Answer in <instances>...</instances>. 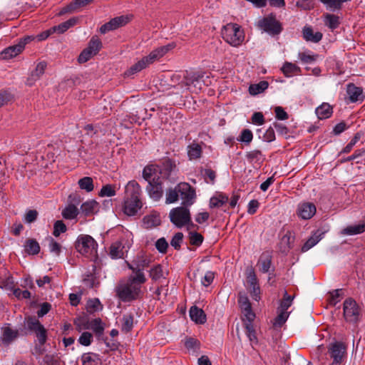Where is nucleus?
Masks as SVG:
<instances>
[{
  "label": "nucleus",
  "instance_id": "nucleus-50",
  "mask_svg": "<svg viewBox=\"0 0 365 365\" xmlns=\"http://www.w3.org/2000/svg\"><path fill=\"white\" fill-rule=\"evenodd\" d=\"M324 21L326 26L332 30L336 29L340 24L339 16L331 14L325 15Z\"/></svg>",
  "mask_w": 365,
  "mask_h": 365
},
{
  "label": "nucleus",
  "instance_id": "nucleus-4",
  "mask_svg": "<svg viewBox=\"0 0 365 365\" xmlns=\"http://www.w3.org/2000/svg\"><path fill=\"white\" fill-rule=\"evenodd\" d=\"M257 27L271 36L279 35L282 31V24L276 19L274 14L259 19L257 22Z\"/></svg>",
  "mask_w": 365,
  "mask_h": 365
},
{
  "label": "nucleus",
  "instance_id": "nucleus-13",
  "mask_svg": "<svg viewBox=\"0 0 365 365\" xmlns=\"http://www.w3.org/2000/svg\"><path fill=\"white\" fill-rule=\"evenodd\" d=\"M345 101L347 103H362L364 101L365 95L361 87L356 86L353 83L346 85Z\"/></svg>",
  "mask_w": 365,
  "mask_h": 365
},
{
  "label": "nucleus",
  "instance_id": "nucleus-12",
  "mask_svg": "<svg viewBox=\"0 0 365 365\" xmlns=\"http://www.w3.org/2000/svg\"><path fill=\"white\" fill-rule=\"evenodd\" d=\"M177 188L184 206H190L194 203L196 197L195 190L189 183L180 182L177 185Z\"/></svg>",
  "mask_w": 365,
  "mask_h": 365
},
{
  "label": "nucleus",
  "instance_id": "nucleus-9",
  "mask_svg": "<svg viewBox=\"0 0 365 365\" xmlns=\"http://www.w3.org/2000/svg\"><path fill=\"white\" fill-rule=\"evenodd\" d=\"M170 222L177 227L182 228L190 222V212L185 206L173 208L170 212Z\"/></svg>",
  "mask_w": 365,
  "mask_h": 365
},
{
  "label": "nucleus",
  "instance_id": "nucleus-63",
  "mask_svg": "<svg viewBox=\"0 0 365 365\" xmlns=\"http://www.w3.org/2000/svg\"><path fill=\"white\" fill-rule=\"evenodd\" d=\"M93 334L88 331H84L81 334L78 338V342L80 344L88 346L91 344L93 341Z\"/></svg>",
  "mask_w": 365,
  "mask_h": 365
},
{
  "label": "nucleus",
  "instance_id": "nucleus-15",
  "mask_svg": "<svg viewBox=\"0 0 365 365\" xmlns=\"http://www.w3.org/2000/svg\"><path fill=\"white\" fill-rule=\"evenodd\" d=\"M160 177L153 178V181L146 187V190L153 200L158 201L163 195V189Z\"/></svg>",
  "mask_w": 365,
  "mask_h": 365
},
{
  "label": "nucleus",
  "instance_id": "nucleus-46",
  "mask_svg": "<svg viewBox=\"0 0 365 365\" xmlns=\"http://www.w3.org/2000/svg\"><path fill=\"white\" fill-rule=\"evenodd\" d=\"M143 222L147 228H152L160 224V219L159 215L153 214L145 216Z\"/></svg>",
  "mask_w": 365,
  "mask_h": 365
},
{
  "label": "nucleus",
  "instance_id": "nucleus-7",
  "mask_svg": "<svg viewBox=\"0 0 365 365\" xmlns=\"http://www.w3.org/2000/svg\"><path fill=\"white\" fill-rule=\"evenodd\" d=\"M76 250L84 255H93L97 254L98 244L90 235H80L76 242Z\"/></svg>",
  "mask_w": 365,
  "mask_h": 365
},
{
  "label": "nucleus",
  "instance_id": "nucleus-8",
  "mask_svg": "<svg viewBox=\"0 0 365 365\" xmlns=\"http://www.w3.org/2000/svg\"><path fill=\"white\" fill-rule=\"evenodd\" d=\"M343 314L346 322L356 324L360 320L361 309L352 298H347L343 303Z\"/></svg>",
  "mask_w": 365,
  "mask_h": 365
},
{
  "label": "nucleus",
  "instance_id": "nucleus-31",
  "mask_svg": "<svg viewBox=\"0 0 365 365\" xmlns=\"http://www.w3.org/2000/svg\"><path fill=\"white\" fill-rule=\"evenodd\" d=\"M93 1L94 0H73L66 7L62 9V11L60 12V14H63L66 12L75 11L81 7H84L92 3Z\"/></svg>",
  "mask_w": 365,
  "mask_h": 365
},
{
  "label": "nucleus",
  "instance_id": "nucleus-16",
  "mask_svg": "<svg viewBox=\"0 0 365 365\" xmlns=\"http://www.w3.org/2000/svg\"><path fill=\"white\" fill-rule=\"evenodd\" d=\"M317 212L316 206L309 202H303L298 205L297 208V216L302 220L311 219Z\"/></svg>",
  "mask_w": 365,
  "mask_h": 365
},
{
  "label": "nucleus",
  "instance_id": "nucleus-51",
  "mask_svg": "<svg viewBox=\"0 0 365 365\" xmlns=\"http://www.w3.org/2000/svg\"><path fill=\"white\" fill-rule=\"evenodd\" d=\"M188 237L190 244L195 247H200L204 240L203 236L196 231H190Z\"/></svg>",
  "mask_w": 365,
  "mask_h": 365
},
{
  "label": "nucleus",
  "instance_id": "nucleus-36",
  "mask_svg": "<svg viewBox=\"0 0 365 365\" xmlns=\"http://www.w3.org/2000/svg\"><path fill=\"white\" fill-rule=\"evenodd\" d=\"M202 153V149L200 144L193 143L187 146V156L190 160L200 158Z\"/></svg>",
  "mask_w": 365,
  "mask_h": 365
},
{
  "label": "nucleus",
  "instance_id": "nucleus-49",
  "mask_svg": "<svg viewBox=\"0 0 365 365\" xmlns=\"http://www.w3.org/2000/svg\"><path fill=\"white\" fill-rule=\"evenodd\" d=\"M228 197L224 194H220L217 197H212L210 200V207H220L228 202Z\"/></svg>",
  "mask_w": 365,
  "mask_h": 365
},
{
  "label": "nucleus",
  "instance_id": "nucleus-30",
  "mask_svg": "<svg viewBox=\"0 0 365 365\" xmlns=\"http://www.w3.org/2000/svg\"><path fill=\"white\" fill-rule=\"evenodd\" d=\"M25 47H6L0 52V59L9 60L21 53Z\"/></svg>",
  "mask_w": 365,
  "mask_h": 365
},
{
  "label": "nucleus",
  "instance_id": "nucleus-60",
  "mask_svg": "<svg viewBox=\"0 0 365 365\" xmlns=\"http://www.w3.org/2000/svg\"><path fill=\"white\" fill-rule=\"evenodd\" d=\"M128 281L130 282V284H138L139 286H140L141 284H144L146 282V278L143 272L137 273V274L135 275H130L128 277Z\"/></svg>",
  "mask_w": 365,
  "mask_h": 365
},
{
  "label": "nucleus",
  "instance_id": "nucleus-20",
  "mask_svg": "<svg viewBox=\"0 0 365 365\" xmlns=\"http://www.w3.org/2000/svg\"><path fill=\"white\" fill-rule=\"evenodd\" d=\"M259 270L262 273H268L272 264V255L269 252H264L258 260Z\"/></svg>",
  "mask_w": 365,
  "mask_h": 365
},
{
  "label": "nucleus",
  "instance_id": "nucleus-35",
  "mask_svg": "<svg viewBox=\"0 0 365 365\" xmlns=\"http://www.w3.org/2000/svg\"><path fill=\"white\" fill-rule=\"evenodd\" d=\"M294 296L289 295L287 290H284L282 299L279 301L277 311L288 312L287 309L292 306Z\"/></svg>",
  "mask_w": 365,
  "mask_h": 365
},
{
  "label": "nucleus",
  "instance_id": "nucleus-47",
  "mask_svg": "<svg viewBox=\"0 0 365 365\" xmlns=\"http://www.w3.org/2000/svg\"><path fill=\"white\" fill-rule=\"evenodd\" d=\"M78 184L81 190H84L88 192L93 191L94 189L93 180L91 177H83L79 179Z\"/></svg>",
  "mask_w": 365,
  "mask_h": 365
},
{
  "label": "nucleus",
  "instance_id": "nucleus-43",
  "mask_svg": "<svg viewBox=\"0 0 365 365\" xmlns=\"http://www.w3.org/2000/svg\"><path fill=\"white\" fill-rule=\"evenodd\" d=\"M243 321L247 337L251 342L257 344L258 341L256 331L252 324L253 321H247L246 319H243Z\"/></svg>",
  "mask_w": 365,
  "mask_h": 365
},
{
  "label": "nucleus",
  "instance_id": "nucleus-61",
  "mask_svg": "<svg viewBox=\"0 0 365 365\" xmlns=\"http://www.w3.org/2000/svg\"><path fill=\"white\" fill-rule=\"evenodd\" d=\"M86 309L88 312L93 313L100 309H101L102 305L98 298H94L88 301Z\"/></svg>",
  "mask_w": 365,
  "mask_h": 365
},
{
  "label": "nucleus",
  "instance_id": "nucleus-17",
  "mask_svg": "<svg viewBox=\"0 0 365 365\" xmlns=\"http://www.w3.org/2000/svg\"><path fill=\"white\" fill-rule=\"evenodd\" d=\"M158 167V173L164 178H168L172 172L176 168L175 160L170 158H163L159 164L155 165Z\"/></svg>",
  "mask_w": 365,
  "mask_h": 365
},
{
  "label": "nucleus",
  "instance_id": "nucleus-32",
  "mask_svg": "<svg viewBox=\"0 0 365 365\" xmlns=\"http://www.w3.org/2000/svg\"><path fill=\"white\" fill-rule=\"evenodd\" d=\"M158 170L159 169H158V167L155 165H146L143 170V178L150 183L153 181V178L154 177H160L157 175L158 173Z\"/></svg>",
  "mask_w": 365,
  "mask_h": 365
},
{
  "label": "nucleus",
  "instance_id": "nucleus-40",
  "mask_svg": "<svg viewBox=\"0 0 365 365\" xmlns=\"http://www.w3.org/2000/svg\"><path fill=\"white\" fill-rule=\"evenodd\" d=\"M185 347L188 351H192L195 353H198L200 349L201 343L200 341L194 337L187 336L185 339L184 343Z\"/></svg>",
  "mask_w": 365,
  "mask_h": 365
},
{
  "label": "nucleus",
  "instance_id": "nucleus-59",
  "mask_svg": "<svg viewBox=\"0 0 365 365\" xmlns=\"http://www.w3.org/2000/svg\"><path fill=\"white\" fill-rule=\"evenodd\" d=\"M272 125L274 129H276L279 135L284 137L286 139L289 137V130L284 124L282 123L274 122Z\"/></svg>",
  "mask_w": 365,
  "mask_h": 365
},
{
  "label": "nucleus",
  "instance_id": "nucleus-33",
  "mask_svg": "<svg viewBox=\"0 0 365 365\" xmlns=\"http://www.w3.org/2000/svg\"><path fill=\"white\" fill-rule=\"evenodd\" d=\"M365 232V222L349 225L344 228L341 233L344 235H354L361 234Z\"/></svg>",
  "mask_w": 365,
  "mask_h": 365
},
{
  "label": "nucleus",
  "instance_id": "nucleus-11",
  "mask_svg": "<svg viewBox=\"0 0 365 365\" xmlns=\"http://www.w3.org/2000/svg\"><path fill=\"white\" fill-rule=\"evenodd\" d=\"M226 41L231 46H240L244 41V31L237 24H228L226 27Z\"/></svg>",
  "mask_w": 365,
  "mask_h": 365
},
{
  "label": "nucleus",
  "instance_id": "nucleus-5",
  "mask_svg": "<svg viewBox=\"0 0 365 365\" xmlns=\"http://www.w3.org/2000/svg\"><path fill=\"white\" fill-rule=\"evenodd\" d=\"M202 78L203 75L199 72L185 71L180 85L182 88L185 86L192 93H198L205 85Z\"/></svg>",
  "mask_w": 365,
  "mask_h": 365
},
{
  "label": "nucleus",
  "instance_id": "nucleus-22",
  "mask_svg": "<svg viewBox=\"0 0 365 365\" xmlns=\"http://www.w3.org/2000/svg\"><path fill=\"white\" fill-rule=\"evenodd\" d=\"M324 233L319 230L315 231L302 247V252H305L316 245L323 238Z\"/></svg>",
  "mask_w": 365,
  "mask_h": 365
},
{
  "label": "nucleus",
  "instance_id": "nucleus-58",
  "mask_svg": "<svg viewBox=\"0 0 365 365\" xmlns=\"http://www.w3.org/2000/svg\"><path fill=\"white\" fill-rule=\"evenodd\" d=\"M253 139V133L250 129H243L241 131L240 136L237 138V140L250 145Z\"/></svg>",
  "mask_w": 365,
  "mask_h": 365
},
{
  "label": "nucleus",
  "instance_id": "nucleus-44",
  "mask_svg": "<svg viewBox=\"0 0 365 365\" xmlns=\"http://www.w3.org/2000/svg\"><path fill=\"white\" fill-rule=\"evenodd\" d=\"M149 276L153 281H158L161 278H165L163 270V266L160 264L153 265L149 271Z\"/></svg>",
  "mask_w": 365,
  "mask_h": 365
},
{
  "label": "nucleus",
  "instance_id": "nucleus-18",
  "mask_svg": "<svg viewBox=\"0 0 365 365\" xmlns=\"http://www.w3.org/2000/svg\"><path fill=\"white\" fill-rule=\"evenodd\" d=\"M238 304L245 317L247 321H254L255 314L252 312L251 303L246 295L240 294L238 297Z\"/></svg>",
  "mask_w": 365,
  "mask_h": 365
},
{
  "label": "nucleus",
  "instance_id": "nucleus-10",
  "mask_svg": "<svg viewBox=\"0 0 365 365\" xmlns=\"http://www.w3.org/2000/svg\"><path fill=\"white\" fill-rule=\"evenodd\" d=\"M132 17V15H122L113 18L100 27V32L104 34L123 27L130 21Z\"/></svg>",
  "mask_w": 365,
  "mask_h": 365
},
{
  "label": "nucleus",
  "instance_id": "nucleus-29",
  "mask_svg": "<svg viewBox=\"0 0 365 365\" xmlns=\"http://www.w3.org/2000/svg\"><path fill=\"white\" fill-rule=\"evenodd\" d=\"M316 114L319 119L323 120L329 118L333 113L332 107L327 103H323L316 108Z\"/></svg>",
  "mask_w": 365,
  "mask_h": 365
},
{
  "label": "nucleus",
  "instance_id": "nucleus-41",
  "mask_svg": "<svg viewBox=\"0 0 365 365\" xmlns=\"http://www.w3.org/2000/svg\"><path fill=\"white\" fill-rule=\"evenodd\" d=\"M269 86V83L266 81H261L258 83L251 84L249 86V93L252 96L259 94L264 91Z\"/></svg>",
  "mask_w": 365,
  "mask_h": 365
},
{
  "label": "nucleus",
  "instance_id": "nucleus-57",
  "mask_svg": "<svg viewBox=\"0 0 365 365\" xmlns=\"http://www.w3.org/2000/svg\"><path fill=\"white\" fill-rule=\"evenodd\" d=\"M91 329L97 334L101 335L104 331V327L102 324V321L100 318H96L90 322Z\"/></svg>",
  "mask_w": 365,
  "mask_h": 365
},
{
  "label": "nucleus",
  "instance_id": "nucleus-3",
  "mask_svg": "<svg viewBox=\"0 0 365 365\" xmlns=\"http://www.w3.org/2000/svg\"><path fill=\"white\" fill-rule=\"evenodd\" d=\"M116 296L123 302L137 299L141 292V286L126 282H120L115 289Z\"/></svg>",
  "mask_w": 365,
  "mask_h": 365
},
{
  "label": "nucleus",
  "instance_id": "nucleus-64",
  "mask_svg": "<svg viewBox=\"0 0 365 365\" xmlns=\"http://www.w3.org/2000/svg\"><path fill=\"white\" fill-rule=\"evenodd\" d=\"M41 365H60L59 359L52 354H46Z\"/></svg>",
  "mask_w": 365,
  "mask_h": 365
},
{
  "label": "nucleus",
  "instance_id": "nucleus-52",
  "mask_svg": "<svg viewBox=\"0 0 365 365\" xmlns=\"http://www.w3.org/2000/svg\"><path fill=\"white\" fill-rule=\"evenodd\" d=\"M97 202L94 200L83 202L81 206V211L85 216H89L93 213Z\"/></svg>",
  "mask_w": 365,
  "mask_h": 365
},
{
  "label": "nucleus",
  "instance_id": "nucleus-62",
  "mask_svg": "<svg viewBox=\"0 0 365 365\" xmlns=\"http://www.w3.org/2000/svg\"><path fill=\"white\" fill-rule=\"evenodd\" d=\"M48 247L51 252L55 254L56 256H59L61 252V245L56 242L53 237H48Z\"/></svg>",
  "mask_w": 365,
  "mask_h": 365
},
{
  "label": "nucleus",
  "instance_id": "nucleus-14",
  "mask_svg": "<svg viewBox=\"0 0 365 365\" xmlns=\"http://www.w3.org/2000/svg\"><path fill=\"white\" fill-rule=\"evenodd\" d=\"M346 347L344 343L335 341L330 344L328 348V353L330 358L336 362H343L346 355Z\"/></svg>",
  "mask_w": 365,
  "mask_h": 365
},
{
  "label": "nucleus",
  "instance_id": "nucleus-45",
  "mask_svg": "<svg viewBox=\"0 0 365 365\" xmlns=\"http://www.w3.org/2000/svg\"><path fill=\"white\" fill-rule=\"evenodd\" d=\"M61 214L64 219L73 220L77 217L78 210L74 205L70 204L63 210Z\"/></svg>",
  "mask_w": 365,
  "mask_h": 365
},
{
  "label": "nucleus",
  "instance_id": "nucleus-34",
  "mask_svg": "<svg viewBox=\"0 0 365 365\" xmlns=\"http://www.w3.org/2000/svg\"><path fill=\"white\" fill-rule=\"evenodd\" d=\"M303 37L307 41L317 43L322 39V34L319 31L314 33L311 27H304L303 29Z\"/></svg>",
  "mask_w": 365,
  "mask_h": 365
},
{
  "label": "nucleus",
  "instance_id": "nucleus-54",
  "mask_svg": "<svg viewBox=\"0 0 365 365\" xmlns=\"http://www.w3.org/2000/svg\"><path fill=\"white\" fill-rule=\"evenodd\" d=\"M318 54H314L311 51L299 53V58L303 63H311L318 58Z\"/></svg>",
  "mask_w": 365,
  "mask_h": 365
},
{
  "label": "nucleus",
  "instance_id": "nucleus-2",
  "mask_svg": "<svg viewBox=\"0 0 365 365\" xmlns=\"http://www.w3.org/2000/svg\"><path fill=\"white\" fill-rule=\"evenodd\" d=\"M168 51L169 47H157L155 50L151 51L148 56L143 57L131 66L125 72V75L126 76H130L141 71L150 64L162 58Z\"/></svg>",
  "mask_w": 365,
  "mask_h": 365
},
{
  "label": "nucleus",
  "instance_id": "nucleus-24",
  "mask_svg": "<svg viewBox=\"0 0 365 365\" xmlns=\"http://www.w3.org/2000/svg\"><path fill=\"white\" fill-rule=\"evenodd\" d=\"M245 158L249 163L261 165L265 160L264 155L259 150L255 149L245 153Z\"/></svg>",
  "mask_w": 365,
  "mask_h": 365
},
{
  "label": "nucleus",
  "instance_id": "nucleus-39",
  "mask_svg": "<svg viewBox=\"0 0 365 365\" xmlns=\"http://www.w3.org/2000/svg\"><path fill=\"white\" fill-rule=\"evenodd\" d=\"M282 71L287 77H290L294 74H300L301 68L294 63L286 62L284 63Z\"/></svg>",
  "mask_w": 365,
  "mask_h": 365
},
{
  "label": "nucleus",
  "instance_id": "nucleus-1",
  "mask_svg": "<svg viewBox=\"0 0 365 365\" xmlns=\"http://www.w3.org/2000/svg\"><path fill=\"white\" fill-rule=\"evenodd\" d=\"M125 193L127 197L124 201L123 212L128 216H134L143 206L140 199L141 195L140 185L135 180L129 181L125 186Z\"/></svg>",
  "mask_w": 365,
  "mask_h": 365
},
{
  "label": "nucleus",
  "instance_id": "nucleus-48",
  "mask_svg": "<svg viewBox=\"0 0 365 365\" xmlns=\"http://www.w3.org/2000/svg\"><path fill=\"white\" fill-rule=\"evenodd\" d=\"M289 312H283L277 311V316L274 319L273 327L274 329L281 328L288 319Z\"/></svg>",
  "mask_w": 365,
  "mask_h": 365
},
{
  "label": "nucleus",
  "instance_id": "nucleus-28",
  "mask_svg": "<svg viewBox=\"0 0 365 365\" xmlns=\"http://www.w3.org/2000/svg\"><path fill=\"white\" fill-rule=\"evenodd\" d=\"M294 236H292L290 232H287L281 239L282 247L280 251L284 254H287L293 248Z\"/></svg>",
  "mask_w": 365,
  "mask_h": 365
},
{
  "label": "nucleus",
  "instance_id": "nucleus-26",
  "mask_svg": "<svg viewBox=\"0 0 365 365\" xmlns=\"http://www.w3.org/2000/svg\"><path fill=\"white\" fill-rule=\"evenodd\" d=\"M78 21V17H72L68 20L57 25L51 27L53 34H63L66 31L71 27L75 26Z\"/></svg>",
  "mask_w": 365,
  "mask_h": 365
},
{
  "label": "nucleus",
  "instance_id": "nucleus-21",
  "mask_svg": "<svg viewBox=\"0 0 365 365\" xmlns=\"http://www.w3.org/2000/svg\"><path fill=\"white\" fill-rule=\"evenodd\" d=\"M19 336V331L14 330L9 327L2 329V335L0 337V341L5 346H9L13 341Z\"/></svg>",
  "mask_w": 365,
  "mask_h": 365
},
{
  "label": "nucleus",
  "instance_id": "nucleus-55",
  "mask_svg": "<svg viewBox=\"0 0 365 365\" xmlns=\"http://www.w3.org/2000/svg\"><path fill=\"white\" fill-rule=\"evenodd\" d=\"M115 185L111 184H107L102 187L98 195L100 197H113L115 195Z\"/></svg>",
  "mask_w": 365,
  "mask_h": 365
},
{
  "label": "nucleus",
  "instance_id": "nucleus-38",
  "mask_svg": "<svg viewBox=\"0 0 365 365\" xmlns=\"http://www.w3.org/2000/svg\"><path fill=\"white\" fill-rule=\"evenodd\" d=\"M81 361L83 365H98L101 359L98 354L88 352L81 356Z\"/></svg>",
  "mask_w": 365,
  "mask_h": 365
},
{
  "label": "nucleus",
  "instance_id": "nucleus-56",
  "mask_svg": "<svg viewBox=\"0 0 365 365\" xmlns=\"http://www.w3.org/2000/svg\"><path fill=\"white\" fill-rule=\"evenodd\" d=\"M363 133L361 132H357L354 136L351 139L349 143L342 149L341 153H349L352 150L353 147L356 144V143L361 138Z\"/></svg>",
  "mask_w": 365,
  "mask_h": 365
},
{
  "label": "nucleus",
  "instance_id": "nucleus-23",
  "mask_svg": "<svg viewBox=\"0 0 365 365\" xmlns=\"http://www.w3.org/2000/svg\"><path fill=\"white\" fill-rule=\"evenodd\" d=\"M189 314L191 320L196 324H204L207 322V317L205 312L197 306L191 307Z\"/></svg>",
  "mask_w": 365,
  "mask_h": 365
},
{
  "label": "nucleus",
  "instance_id": "nucleus-6",
  "mask_svg": "<svg viewBox=\"0 0 365 365\" xmlns=\"http://www.w3.org/2000/svg\"><path fill=\"white\" fill-rule=\"evenodd\" d=\"M25 329L29 333L34 334L41 346H43L47 340V330L35 317L25 318Z\"/></svg>",
  "mask_w": 365,
  "mask_h": 365
},
{
  "label": "nucleus",
  "instance_id": "nucleus-25",
  "mask_svg": "<svg viewBox=\"0 0 365 365\" xmlns=\"http://www.w3.org/2000/svg\"><path fill=\"white\" fill-rule=\"evenodd\" d=\"M100 48L101 47H86L78 56V62L79 63H84L87 62L99 52Z\"/></svg>",
  "mask_w": 365,
  "mask_h": 365
},
{
  "label": "nucleus",
  "instance_id": "nucleus-37",
  "mask_svg": "<svg viewBox=\"0 0 365 365\" xmlns=\"http://www.w3.org/2000/svg\"><path fill=\"white\" fill-rule=\"evenodd\" d=\"M124 248L123 244L120 241H115L111 244L110 247L109 255L112 259L123 258Z\"/></svg>",
  "mask_w": 365,
  "mask_h": 365
},
{
  "label": "nucleus",
  "instance_id": "nucleus-19",
  "mask_svg": "<svg viewBox=\"0 0 365 365\" xmlns=\"http://www.w3.org/2000/svg\"><path fill=\"white\" fill-rule=\"evenodd\" d=\"M46 68L47 63L46 61H43L38 63L35 69L29 73L26 78V85L29 86L34 85V83L44 74Z\"/></svg>",
  "mask_w": 365,
  "mask_h": 365
},
{
  "label": "nucleus",
  "instance_id": "nucleus-53",
  "mask_svg": "<svg viewBox=\"0 0 365 365\" xmlns=\"http://www.w3.org/2000/svg\"><path fill=\"white\" fill-rule=\"evenodd\" d=\"M179 199V194L177 188V185L172 188H169L166 192L165 202L167 204H171L177 202Z\"/></svg>",
  "mask_w": 365,
  "mask_h": 365
},
{
  "label": "nucleus",
  "instance_id": "nucleus-42",
  "mask_svg": "<svg viewBox=\"0 0 365 365\" xmlns=\"http://www.w3.org/2000/svg\"><path fill=\"white\" fill-rule=\"evenodd\" d=\"M133 320L134 317L133 314L130 313L124 314L122 318V331L125 333L130 332L133 327Z\"/></svg>",
  "mask_w": 365,
  "mask_h": 365
},
{
  "label": "nucleus",
  "instance_id": "nucleus-27",
  "mask_svg": "<svg viewBox=\"0 0 365 365\" xmlns=\"http://www.w3.org/2000/svg\"><path fill=\"white\" fill-rule=\"evenodd\" d=\"M24 247L25 252L28 255H36L40 252L41 247L36 239H26Z\"/></svg>",
  "mask_w": 365,
  "mask_h": 365
}]
</instances>
